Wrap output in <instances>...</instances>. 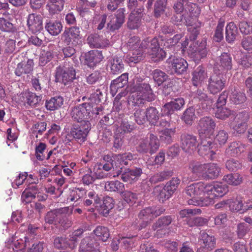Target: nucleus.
Wrapping results in <instances>:
<instances>
[{
    "mask_svg": "<svg viewBox=\"0 0 252 252\" xmlns=\"http://www.w3.org/2000/svg\"><path fill=\"white\" fill-rule=\"evenodd\" d=\"M195 118V109L192 107H190L185 111L183 120L186 124L191 125Z\"/></svg>",
    "mask_w": 252,
    "mask_h": 252,
    "instance_id": "0e129e2a",
    "label": "nucleus"
},
{
    "mask_svg": "<svg viewBox=\"0 0 252 252\" xmlns=\"http://www.w3.org/2000/svg\"><path fill=\"white\" fill-rule=\"evenodd\" d=\"M222 180L228 184L234 186L240 185L243 180L242 176L238 173L224 175Z\"/></svg>",
    "mask_w": 252,
    "mask_h": 252,
    "instance_id": "58836bf2",
    "label": "nucleus"
},
{
    "mask_svg": "<svg viewBox=\"0 0 252 252\" xmlns=\"http://www.w3.org/2000/svg\"><path fill=\"white\" fill-rule=\"evenodd\" d=\"M64 99L62 96H55L46 100L45 106L49 111H55L60 109L63 104Z\"/></svg>",
    "mask_w": 252,
    "mask_h": 252,
    "instance_id": "c756f323",
    "label": "nucleus"
},
{
    "mask_svg": "<svg viewBox=\"0 0 252 252\" xmlns=\"http://www.w3.org/2000/svg\"><path fill=\"white\" fill-rule=\"evenodd\" d=\"M88 43L95 48H103L109 45V41L97 33L92 34L87 38Z\"/></svg>",
    "mask_w": 252,
    "mask_h": 252,
    "instance_id": "a878e982",
    "label": "nucleus"
},
{
    "mask_svg": "<svg viewBox=\"0 0 252 252\" xmlns=\"http://www.w3.org/2000/svg\"><path fill=\"white\" fill-rule=\"evenodd\" d=\"M126 9L124 8L118 9L115 14L116 21H111L107 24L108 29L112 32L119 29L125 21Z\"/></svg>",
    "mask_w": 252,
    "mask_h": 252,
    "instance_id": "aec40b11",
    "label": "nucleus"
},
{
    "mask_svg": "<svg viewBox=\"0 0 252 252\" xmlns=\"http://www.w3.org/2000/svg\"><path fill=\"white\" fill-rule=\"evenodd\" d=\"M139 78L134 80L131 88V94L128 102L133 106H140L146 101L151 102L155 100V95L149 84L142 83Z\"/></svg>",
    "mask_w": 252,
    "mask_h": 252,
    "instance_id": "f257e3e1",
    "label": "nucleus"
},
{
    "mask_svg": "<svg viewBox=\"0 0 252 252\" xmlns=\"http://www.w3.org/2000/svg\"><path fill=\"white\" fill-rule=\"evenodd\" d=\"M207 183L202 182L192 184L186 189V193L191 198L188 200L189 205L207 206L204 201L207 195Z\"/></svg>",
    "mask_w": 252,
    "mask_h": 252,
    "instance_id": "f03ea898",
    "label": "nucleus"
},
{
    "mask_svg": "<svg viewBox=\"0 0 252 252\" xmlns=\"http://www.w3.org/2000/svg\"><path fill=\"white\" fill-rule=\"evenodd\" d=\"M230 126L233 130L234 134L239 135L245 132L248 128V125L231 122L230 124Z\"/></svg>",
    "mask_w": 252,
    "mask_h": 252,
    "instance_id": "680f3d73",
    "label": "nucleus"
},
{
    "mask_svg": "<svg viewBox=\"0 0 252 252\" xmlns=\"http://www.w3.org/2000/svg\"><path fill=\"white\" fill-rule=\"evenodd\" d=\"M194 98L198 99L199 101H202V105H205L207 109L210 108L214 102L213 100L209 98L206 94L201 90H197Z\"/></svg>",
    "mask_w": 252,
    "mask_h": 252,
    "instance_id": "49530a36",
    "label": "nucleus"
},
{
    "mask_svg": "<svg viewBox=\"0 0 252 252\" xmlns=\"http://www.w3.org/2000/svg\"><path fill=\"white\" fill-rule=\"evenodd\" d=\"M141 19L133 13H130L126 24L127 28L130 30L137 29L141 24Z\"/></svg>",
    "mask_w": 252,
    "mask_h": 252,
    "instance_id": "4d7b16f0",
    "label": "nucleus"
},
{
    "mask_svg": "<svg viewBox=\"0 0 252 252\" xmlns=\"http://www.w3.org/2000/svg\"><path fill=\"white\" fill-rule=\"evenodd\" d=\"M200 143L199 144L198 153L201 156H208V158L213 160L216 154L215 151L213 149L214 144L213 142V138H200Z\"/></svg>",
    "mask_w": 252,
    "mask_h": 252,
    "instance_id": "ddd939ff",
    "label": "nucleus"
},
{
    "mask_svg": "<svg viewBox=\"0 0 252 252\" xmlns=\"http://www.w3.org/2000/svg\"><path fill=\"white\" fill-rule=\"evenodd\" d=\"M234 115L235 111L226 107H218L215 112L216 117L222 120L232 118Z\"/></svg>",
    "mask_w": 252,
    "mask_h": 252,
    "instance_id": "37998d69",
    "label": "nucleus"
},
{
    "mask_svg": "<svg viewBox=\"0 0 252 252\" xmlns=\"http://www.w3.org/2000/svg\"><path fill=\"white\" fill-rule=\"evenodd\" d=\"M216 123L211 117H204L198 122V133L200 138H213Z\"/></svg>",
    "mask_w": 252,
    "mask_h": 252,
    "instance_id": "0eeeda50",
    "label": "nucleus"
},
{
    "mask_svg": "<svg viewBox=\"0 0 252 252\" xmlns=\"http://www.w3.org/2000/svg\"><path fill=\"white\" fill-rule=\"evenodd\" d=\"M155 191L158 193V200L162 203H163L172 195L164 187L162 188L159 186H157L155 188Z\"/></svg>",
    "mask_w": 252,
    "mask_h": 252,
    "instance_id": "13d9d810",
    "label": "nucleus"
},
{
    "mask_svg": "<svg viewBox=\"0 0 252 252\" xmlns=\"http://www.w3.org/2000/svg\"><path fill=\"white\" fill-rule=\"evenodd\" d=\"M153 78L158 86L161 85L168 79V76L162 70L156 69L153 71Z\"/></svg>",
    "mask_w": 252,
    "mask_h": 252,
    "instance_id": "6e6d98bb",
    "label": "nucleus"
},
{
    "mask_svg": "<svg viewBox=\"0 0 252 252\" xmlns=\"http://www.w3.org/2000/svg\"><path fill=\"white\" fill-rule=\"evenodd\" d=\"M47 123L45 122H38L32 126L31 130L32 133L35 134V137L37 138L38 134L42 135L46 129Z\"/></svg>",
    "mask_w": 252,
    "mask_h": 252,
    "instance_id": "052dcab7",
    "label": "nucleus"
},
{
    "mask_svg": "<svg viewBox=\"0 0 252 252\" xmlns=\"http://www.w3.org/2000/svg\"><path fill=\"white\" fill-rule=\"evenodd\" d=\"M148 53L151 56L152 61L154 62L163 60L166 55L164 50L160 48L158 39L157 38H154L151 40Z\"/></svg>",
    "mask_w": 252,
    "mask_h": 252,
    "instance_id": "f8f14e48",
    "label": "nucleus"
},
{
    "mask_svg": "<svg viewBox=\"0 0 252 252\" xmlns=\"http://www.w3.org/2000/svg\"><path fill=\"white\" fill-rule=\"evenodd\" d=\"M76 71L72 66L63 65L56 68L55 81L64 85L70 84L75 79Z\"/></svg>",
    "mask_w": 252,
    "mask_h": 252,
    "instance_id": "423d86ee",
    "label": "nucleus"
},
{
    "mask_svg": "<svg viewBox=\"0 0 252 252\" xmlns=\"http://www.w3.org/2000/svg\"><path fill=\"white\" fill-rule=\"evenodd\" d=\"M198 242L200 247L207 252L212 251L216 246L215 236L204 230L200 231Z\"/></svg>",
    "mask_w": 252,
    "mask_h": 252,
    "instance_id": "2eb2a0df",
    "label": "nucleus"
},
{
    "mask_svg": "<svg viewBox=\"0 0 252 252\" xmlns=\"http://www.w3.org/2000/svg\"><path fill=\"white\" fill-rule=\"evenodd\" d=\"M27 25L30 31L36 33L43 29L42 18L40 15L32 13L29 14L27 20Z\"/></svg>",
    "mask_w": 252,
    "mask_h": 252,
    "instance_id": "a211bd4d",
    "label": "nucleus"
},
{
    "mask_svg": "<svg viewBox=\"0 0 252 252\" xmlns=\"http://www.w3.org/2000/svg\"><path fill=\"white\" fill-rule=\"evenodd\" d=\"M91 128V123L89 121H85L80 125H73L70 129L74 139L81 144L87 140V136Z\"/></svg>",
    "mask_w": 252,
    "mask_h": 252,
    "instance_id": "1a4fd4ad",
    "label": "nucleus"
},
{
    "mask_svg": "<svg viewBox=\"0 0 252 252\" xmlns=\"http://www.w3.org/2000/svg\"><path fill=\"white\" fill-rule=\"evenodd\" d=\"M116 161V165L119 164L121 165H127L129 161L134 158V155L130 153H125L124 154L116 155L113 157Z\"/></svg>",
    "mask_w": 252,
    "mask_h": 252,
    "instance_id": "09e8293b",
    "label": "nucleus"
},
{
    "mask_svg": "<svg viewBox=\"0 0 252 252\" xmlns=\"http://www.w3.org/2000/svg\"><path fill=\"white\" fill-rule=\"evenodd\" d=\"M208 54V50L206 48V42L202 41L196 48L195 52L192 55L194 61H199L202 59L205 58Z\"/></svg>",
    "mask_w": 252,
    "mask_h": 252,
    "instance_id": "ea45409f",
    "label": "nucleus"
},
{
    "mask_svg": "<svg viewBox=\"0 0 252 252\" xmlns=\"http://www.w3.org/2000/svg\"><path fill=\"white\" fill-rule=\"evenodd\" d=\"M218 64L220 65V70L222 71L230 70L232 69V58L231 55L227 53H223L220 56Z\"/></svg>",
    "mask_w": 252,
    "mask_h": 252,
    "instance_id": "7c9ffc66",
    "label": "nucleus"
},
{
    "mask_svg": "<svg viewBox=\"0 0 252 252\" xmlns=\"http://www.w3.org/2000/svg\"><path fill=\"white\" fill-rule=\"evenodd\" d=\"M224 26V21L220 19L217 26L215 34L214 35V40L216 42H220L223 38V28Z\"/></svg>",
    "mask_w": 252,
    "mask_h": 252,
    "instance_id": "69168bd1",
    "label": "nucleus"
},
{
    "mask_svg": "<svg viewBox=\"0 0 252 252\" xmlns=\"http://www.w3.org/2000/svg\"><path fill=\"white\" fill-rule=\"evenodd\" d=\"M221 173V169L215 163H206L204 178L214 179L219 177Z\"/></svg>",
    "mask_w": 252,
    "mask_h": 252,
    "instance_id": "c85d7f7f",
    "label": "nucleus"
},
{
    "mask_svg": "<svg viewBox=\"0 0 252 252\" xmlns=\"http://www.w3.org/2000/svg\"><path fill=\"white\" fill-rule=\"evenodd\" d=\"M185 104V100L182 97H178L166 103L162 108V114L168 116L173 114L175 111L182 109Z\"/></svg>",
    "mask_w": 252,
    "mask_h": 252,
    "instance_id": "f3484780",
    "label": "nucleus"
},
{
    "mask_svg": "<svg viewBox=\"0 0 252 252\" xmlns=\"http://www.w3.org/2000/svg\"><path fill=\"white\" fill-rule=\"evenodd\" d=\"M80 28L77 26L65 28L61 35L62 42L66 45L76 46L81 37Z\"/></svg>",
    "mask_w": 252,
    "mask_h": 252,
    "instance_id": "6e6552de",
    "label": "nucleus"
},
{
    "mask_svg": "<svg viewBox=\"0 0 252 252\" xmlns=\"http://www.w3.org/2000/svg\"><path fill=\"white\" fill-rule=\"evenodd\" d=\"M93 232L99 240L103 242H106L110 237L109 229L104 226H97L94 230Z\"/></svg>",
    "mask_w": 252,
    "mask_h": 252,
    "instance_id": "c03bdc74",
    "label": "nucleus"
},
{
    "mask_svg": "<svg viewBox=\"0 0 252 252\" xmlns=\"http://www.w3.org/2000/svg\"><path fill=\"white\" fill-rule=\"evenodd\" d=\"M127 48L129 51H134L135 50L141 49L144 50V47L143 43L141 42V40L138 36H133L130 37L126 44Z\"/></svg>",
    "mask_w": 252,
    "mask_h": 252,
    "instance_id": "79ce46f5",
    "label": "nucleus"
},
{
    "mask_svg": "<svg viewBox=\"0 0 252 252\" xmlns=\"http://www.w3.org/2000/svg\"><path fill=\"white\" fill-rule=\"evenodd\" d=\"M62 213L60 210H54L48 212L45 217V220L46 223L49 224H58L60 218L62 217Z\"/></svg>",
    "mask_w": 252,
    "mask_h": 252,
    "instance_id": "a18cd8bd",
    "label": "nucleus"
},
{
    "mask_svg": "<svg viewBox=\"0 0 252 252\" xmlns=\"http://www.w3.org/2000/svg\"><path fill=\"white\" fill-rule=\"evenodd\" d=\"M123 199L127 203L133 204L136 202L138 199V194L130 190H126L122 191L121 193Z\"/></svg>",
    "mask_w": 252,
    "mask_h": 252,
    "instance_id": "5fc2aeb1",
    "label": "nucleus"
},
{
    "mask_svg": "<svg viewBox=\"0 0 252 252\" xmlns=\"http://www.w3.org/2000/svg\"><path fill=\"white\" fill-rule=\"evenodd\" d=\"M38 188L36 185L28 186L23 192L21 195V200L26 204L31 203L36 197L38 192Z\"/></svg>",
    "mask_w": 252,
    "mask_h": 252,
    "instance_id": "bb28decb",
    "label": "nucleus"
},
{
    "mask_svg": "<svg viewBox=\"0 0 252 252\" xmlns=\"http://www.w3.org/2000/svg\"><path fill=\"white\" fill-rule=\"evenodd\" d=\"M46 144L44 143L39 142L35 148V155L37 160L43 161L46 158L45 152L46 149Z\"/></svg>",
    "mask_w": 252,
    "mask_h": 252,
    "instance_id": "bf43d9fd",
    "label": "nucleus"
},
{
    "mask_svg": "<svg viewBox=\"0 0 252 252\" xmlns=\"http://www.w3.org/2000/svg\"><path fill=\"white\" fill-rule=\"evenodd\" d=\"M147 121L155 125L159 119V113L157 109L154 107H150L146 109Z\"/></svg>",
    "mask_w": 252,
    "mask_h": 252,
    "instance_id": "603ef678",
    "label": "nucleus"
},
{
    "mask_svg": "<svg viewBox=\"0 0 252 252\" xmlns=\"http://www.w3.org/2000/svg\"><path fill=\"white\" fill-rule=\"evenodd\" d=\"M85 63L90 67H93L99 63L103 59L102 52L94 50L86 53L85 56Z\"/></svg>",
    "mask_w": 252,
    "mask_h": 252,
    "instance_id": "412c9836",
    "label": "nucleus"
},
{
    "mask_svg": "<svg viewBox=\"0 0 252 252\" xmlns=\"http://www.w3.org/2000/svg\"><path fill=\"white\" fill-rule=\"evenodd\" d=\"M225 82L226 80L222 74L214 72L208 79L207 89L211 94H216L224 88Z\"/></svg>",
    "mask_w": 252,
    "mask_h": 252,
    "instance_id": "9d476101",
    "label": "nucleus"
},
{
    "mask_svg": "<svg viewBox=\"0 0 252 252\" xmlns=\"http://www.w3.org/2000/svg\"><path fill=\"white\" fill-rule=\"evenodd\" d=\"M206 163L192 161L189 164V169L192 174L198 177H204Z\"/></svg>",
    "mask_w": 252,
    "mask_h": 252,
    "instance_id": "2f4dec72",
    "label": "nucleus"
},
{
    "mask_svg": "<svg viewBox=\"0 0 252 252\" xmlns=\"http://www.w3.org/2000/svg\"><path fill=\"white\" fill-rule=\"evenodd\" d=\"M207 77V73L205 68L202 66H198L192 73L191 79L192 84L194 86H198Z\"/></svg>",
    "mask_w": 252,
    "mask_h": 252,
    "instance_id": "cd10ccee",
    "label": "nucleus"
},
{
    "mask_svg": "<svg viewBox=\"0 0 252 252\" xmlns=\"http://www.w3.org/2000/svg\"><path fill=\"white\" fill-rule=\"evenodd\" d=\"M128 74L124 73L121 76L113 80L110 84V91L114 96L118 92V90L126 86L128 83Z\"/></svg>",
    "mask_w": 252,
    "mask_h": 252,
    "instance_id": "5701e85b",
    "label": "nucleus"
},
{
    "mask_svg": "<svg viewBox=\"0 0 252 252\" xmlns=\"http://www.w3.org/2000/svg\"><path fill=\"white\" fill-rule=\"evenodd\" d=\"M45 28L50 34L57 35L61 32L63 25L59 21H49L46 23Z\"/></svg>",
    "mask_w": 252,
    "mask_h": 252,
    "instance_id": "4c0bfd02",
    "label": "nucleus"
},
{
    "mask_svg": "<svg viewBox=\"0 0 252 252\" xmlns=\"http://www.w3.org/2000/svg\"><path fill=\"white\" fill-rule=\"evenodd\" d=\"M105 190L110 192H117L121 194L125 189V185L119 181H111L105 183Z\"/></svg>",
    "mask_w": 252,
    "mask_h": 252,
    "instance_id": "e433bc0d",
    "label": "nucleus"
},
{
    "mask_svg": "<svg viewBox=\"0 0 252 252\" xmlns=\"http://www.w3.org/2000/svg\"><path fill=\"white\" fill-rule=\"evenodd\" d=\"M172 220L173 219L171 216L161 217L153 224L152 228L154 230H156L157 229L160 227L166 228L171 223Z\"/></svg>",
    "mask_w": 252,
    "mask_h": 252,
    "instance_id": "8fccbe9b",
    "label": "nucleus"
},
{
    "mask_svg": "<svg viewBox=\"0 0 252 252\" xmlns=\"http://www.w3.org/2000/svg\"><path fill=\"white\" fill-rule=\"evenodd\" d=\"M142 173V169L140 167L127 168L121 174V179L125 182H129L131 184L137 181Z\"/></svg>",
    "mask_w": 252,
    "mask_h": 252,
    "instance_id": "6ab92c4d",
    "label": "nucleus"
},
{
    "mask_svg": "<svg viewBox=\"0 0 252 252\" xmlns=\"http://www.w3.org/2000/svg\"><path fill=\"white\" fill-rule=\"evenodd\" d=\"M238 34V29L234 22L229 23L225 28V38L228 43H232L236 39Z\"/></svg>",
    "mask_w": 252,
    "mask_h": 252,
    "instance_id": "c9c22d12",
    "label": "nucleus"
},
{
    "mask_svg": "<svg viewBox=\"0 0 252 252\" xmlns=\"http://www.w3.org/2000/svg\"><path fill=\"white\" fill-rule=\"evenodd\" d=\"M175 127L165 128L161 132L160 140L167 144L171 143L172 141V137L175 134Z\"/></svg>",
    "mask_w": 252,
    "mask_h": 252,
    "instance_id": "864d4df0",
    "label": "nucleus"
},
{
    "mask_svg": "<svg viewBox=\"0 0 252 252\" xmlns=\"http://www.w3.org/2000/svg\"><path fill=\"white\" fill-rule=\"evenodd\" d=\"M98 115V110H96L95 105L84 102L72 108L70 115L72 119L78 123L89 121L94 115Z\"/></svg>",
    "mask_w": 252,
    "mask_h": 252,
    "instance_id": "7ed1b4c3",
    "label": "nucleus"
},
{
    "mask_svg": "<svg viewBox=\"0 0 252 252\" xmlns=\"http://www.w3.org/2000/svg\"><path fill=\"white\" fill-rule=\"evenodd\" d=\"M54 246L58 249H65L67 248L73 250L76 247L74 244L72 243L69 237H57L54 240Z\"/></svg>",
    "mask_w": 252,
    "mask_h": 252,
    "instance_id": "473e14b6",
    "label": "nucleus"
},
{
    "mask_svg": "<svg viewBox=\"0 0 252 252\" xmlns=\"http://www.w3.org/2000/svg\"><path fill=\"white\" fill-rule=\"evenodd\" d=\"M181 147L188 153H191L199 146L197 137L193 134L184 133L181 136Z\"/></svg>",
    "mask_w": 252,
    "mask_h": 252,
    "instance_id": "4468645a",
    "label": "nucleus"
},
{
    "mask_svg": "<svg viewBox=\"0 0 252 252\" xmlns=\"http://www.w3.org/2000/svg\"><path fill=\"white\" fill-rule=\"evenodd\" d=\"M245 145L240 141L231 142L225 150V154L227 157H236L241 155L245 150Z\"/></svg>",
    "mask_w": 252,
    "mask_h": 252,
    "instance_id": "4be33fe9",
    "label": "nucleus"
},
{
    "mask_svg": "<svg viewBox=\"0 0 252 252\" xmlns=\"http://www.w3.org/2000/svg\"><path fill=\"white\" fill-rule=\"evenodd\" d=\"M247 97L245 94L239 90L234 88L230 95V100L232 104L234 105H240L246 102Z\"/></svg>",
    "mask_w": 252,
    "mask_h": 252,
    "instance_id": "72a5a7b5",
    "label": "nucleus"
},
{
    "mask_svg": "<svg viewBox=\"0 0 252 252\" xmlns=\"http://www.w3.org/2000/svg\"><path fill=\"white\" fill-rule=\"evenodd\" d=\"M225 167L230 171H236L241 168L242 163L238 159L231 158L226 161Z\"/></svg>",
    "mask_w": 252,
    "mask_h": 252,
    "instance_id": "774afa93",
    "label": "nucleus"
},
{
    "mask_svg": "<svg viewBox=\"0 0 252 252\" xmlns=\"http://www.w3.org/2000/svg\"><path fill=\"white\" fill-rule=\"evenodd\" d=\"M111 72L116 74L122 72L124 69V64L121 57H114L109 61Z\"/></svg>",
    "mask_w": 252,
    "mask_h": 252,
    "instance_id": "f704fd0d",
    "label": "nucleus"
},
{
    "mask_svg": "<svg viewBox=\"0 0 252 252\" xmlns=\"http://www.w3.org/2000/svg\"><path fill=\"white\" fill-rule=\"evenodd\" d=\"M166 62L177 74H183L187 71L188 63L186 60L182 58L171 55L167 60Z\"/></svg>",
    "mask_w": 252,
    "mask_h": 252,
    "instance_id": "9b49d317",
    "label": "nucleus"
},
{
    "mask_svg": "<svg viewBox=\"0 0 252 252\" xmlns=\"http://www.w3.org/2000/svg\"><path fill=\"white\" fill-rule=\"evenodd\" d=\"M159 147V142L157 136L151 133L149 140L140 139L136 146V150L139 154H145L149 153L151 155L155 153Z\"/></svg>",
    "mask_w": 252,
    "mask_h": 252,
    "instance_id": "20e7f679",
    "label": "nucleus"
},
{
    "mask_svg": "<svg viewBox=\"0 0 252 252\" xmlns=\"http://www.w3.org/2000/svg\"><path fill=\"white\" fill-rule=\"evenodd\" d=\"M99 244L95 239L92 236L83 238L79 247V252H100Z\"/></svg>",
    "mask_w": 252,
    "mask_h": 252,
    "instance_id": "dca6fc26",
    "label": "nucleus"
},
{
    "mask_svg": "<svg viewBox=\"0 0 252 252\" xmlns=\"http://www.w3.org/2000/svg\"><path fill=\"white\" fill-rule=\"evenodd\" d=\"M228 191L227 185L221 183L209 184L207 183V195L204 201V204L209 206L214 203V199L221 197Z\"/></svg>",
    "mask_w": 252,
    "mask_h": 252,
    "instance_id": "39448f33",
    "label": "nucleus"
},
{
    "mask_svg": "<svg viewBox=\"0 0 252 252\" xmlns=\"http://www.w3.org/2000/svg\"><path fill=\"white\" fill-rule=\"evenodd\" d=\"M167 0H157L154 5V13L156 17L163 13L166 7Z\"/></svg>",
    "mask_w": 252,
    "mask_h": 252,
    "instance_id": "338daca9",
    "label": "nucleus"
},
{
    "mask_svg": "<svg viewBox=\"0 0 252 252\" xmlns=\"http://www.w3.org/2000/svg\"><path fill=\"white\" fill-rule=\"evenodd\" d=\"M114 206V200L113 198L109 196L105 197L103 200V203L100 206L101 213L104 216L108 215Z\"/></svg>",
    "mask_w": 252,
    "mask_h": 252,
    "instance_id": "3c124183",
    "label": "nucleus"
},
{
    "mask_svg": "<svg viewBox=\"0 0 252 252\" xmlns=\"http://www.w3.org/2000/svg\"><path fill=\"white\" fill-rule=\"evenodd\" d=\"M234 117L232 122L248 125V122L250 119V115L247 111L240 112L237 114L235 112Z\"/></svg>",
    "mask_w": 252,
    "mask_h": 252,
    "instance_id": "e2e57ef3",
    "label": "nucleus"
},
{
    "mask_svg": "<svg viewBox=\"0 0 252 252\" xmlns=\"http://www.w3.org/2000/svg\"><path fill=\"white\" fill-rule=\"evenodd\" d=\"M130 52L126 58V61L128 63H136L139 62L143 58L144 51L141 49L130 51Z\"/></svg>",
    "mask_w": 252,
    "mask_h": 252,
    "instance_id": "a19ab883",
    "label": "nucleus"
},
{
    "mask_svg": "<svg viewBox=\"0 0 252 252\" xmlns=\"http://www.w3.org/2000/svg\"><path fill=\"white\" fill-rule=\"evenodd\" d=\"M33 62L32 60L22 61L19 63L15 69V74L17 76H23L31 73L33 70Z\"/></svg>",
    "mask_w": 252,
    "mask_h": 252,
    "instance_id": "b1692460",
    "label": "nucleus"
},
{
    "mask_svg": "<svg viewBox=\"0 0 252 252\" xmlns=\"http://www.w3.org/2000/svg\"><path fill=\"white\" fill-rule=\"evenodd\" d=\"M65 1V0H48L46 7L49 15L53 16L62 11L64 7Z\"/></svg>",
    "mask_w": 252,
    "mask_h": 252,
    "instance_id": "393cba45",
    "label": "nucleus"
},
{
    "mask_svg": "<svg viewBox=\"0 0 252 252\" xmlns=\"http://www.w3.org/2000/svg\"><path fill=\"white\" fill-rule=\"evenodd\" d=\"M134 129V125L126 121H122L120 126L116 128L117 135L124 136L125 134L131 132Z\"/></svg>",
    "mask_w": 252,
    "mask_h": 252,
    "instance_id": "de8ad7c7",
    "label": "nucleus"
}]
</instances>
